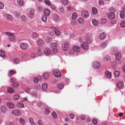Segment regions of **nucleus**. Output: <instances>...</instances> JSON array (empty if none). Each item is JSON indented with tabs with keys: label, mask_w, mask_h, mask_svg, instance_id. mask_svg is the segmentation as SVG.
I'll return each instance as SVG.
<instances>
[{
	"label": "nucleus",
	"mask_w": 125,
	"mask_h": 125,
	"mask_svg": "<svg viewBox=\"0 0 125 125\" xmlns=\"http://www.w3.org/2000/svg\"><path fill=\"white\" fill-rule=\"evenodd\" d=\"M63 87V85L62 83H59L58 85V88L60 89H62Z\"/></svg>",
	"instance_id": "nucleus-47"
},
{
	"label": "nucleus",
	"mask_w": 125,
	"mask_h": 125,
	"mask_svg": "<svg viewBox=\"0 0 125 125\" xmlns=\"http://www.w3.org/2000/svg\"><path fill=\"white\" fill-rule=\"evenodd\" d=\"M60 11L62 13H63L64 12V9L62 7H61L59 9Z\"/></svg>",
	"instance_id": "nucleus-59"
},
{
	"label": "nucleus",
	"mask_w": 125,
	"mask_h": 125,
	"mask_svg": "<svg viewBox=\"0 0 125 125\" xmlns=\"http://www.w3.org/2000/svg\"><path fill=\"white\" fill-rule=\"evenodd\" d=\"M15 16L16 17L19 18L20 17V15L19 13H17L16 12H15Z\"/></svg>",
	"instance_id": "nucleus-64"
},
{
	"label": "nucleus",
	"mask_w": 125,
	"mask_h": 125,
	"mask_svg": "<svg viewBox=\"0 0 125 125\" xmlns=\"http://www.w3.org/2000/svg\"><path fill=\"white\" fill-rule=\"evenodd\" d=\"M106 36L105 33L103 32L101 33L100 36V38L101 40L104 39L105 37Z\"/></svg>",
	"instance_id": "nucleus-16"
},
{
	"label": "nucleus",
	"mask_w": 125,
	"mask_h": 125,
	"mask_svg": "<svg viewBox=\"0 0 125 125\" xmlns=\"http://www.w3.org/2000/svg\"><path fill=\"white\" fill-rule=\"evenodd\" d=\"M29 120L30 123L32 125H35L36 124L33 121V119L31 118H30L29 119Z\"/></svg>",
	"instance_id": "nucleus-30"
},
{
	"label": "nucleus",
	"mask_w": 125,
	"mask_h": 125,
	"mask_svg": "<svg viewBox=\"0 0 125 125\" xmlns=\"http://www.w3.org/2000/svg\"><path fill=\"white\" fill-rule=\"evenodd\" d=\"M38 44L41 46H42L44 44V42L41 39L39 40L38 41Z\"/></svg>",
	"instance_id": "nucleus-17"
},
{
	"label": "nucleus",
	"mask_w": 125,
	"mask_h": 125,
	"mask_svg": "<svg viewBox=\"0 0 125 125\" xmlns=\"http://www.w3.org/2000/svg\"><path fill=\"white\" fill-rule=\"evenodd\" d=\"M19 83H14L12 85V86L14 88H16L19 86Z\"/></svg>",
	"instance_id": "nucleus-49"
},
{
	"label": "nucleus",
	"mask_w": 125,
	"mask_h": 125,
	"mask_svg": "<svg viewBox=\"0 0 125 125\" xmlns=\"http://www.w3.org/2000/svg\"><path fill=\"white\" fill-rule=\"evenodd\" d=\"M11 113L12 114L17 116L21 114V112L20 111L17 110H13L12 111Z\"/></svg>",
	"instance_id": "nucleus-4"
},
{
	"label": "nucleus",
	"mask_w": 125,
	"mask_h": 125,
	"mask_svg": "<svg viewBox=\"0 0 125 125\" xmlns=\"http://www.w3.org/2000/svg\"><path fill=\"white\" fill-rule=\"evenodd\" d=\"M53 17L54 19L56 21H58L59 19V17L56 14H53Z\"/></svg>",
	"instance_id": "nucleus-32"
},
{
	"label": "nucleus",
	"mask_w": 125,
	"mask_h": 125,
	"mask_svg": "<svg viewBox=\"0 0 125 125\" xmlns=\"http://www.w3.org/2000/svg\"><path fill=\"white\" fill-rule=\"evenodd\" d=\"M3 4L1 2H0V9H2L3 7Z\"/></svg>",
	"instance_id": "nucleus-62"
},
{
	"label": "nucleus",
	"mask_w": 125,
	"mask_h": 125,
	"mask_svg": "<svg viewBox=\"0 0 125 125\" xmlns=\"http://www.w3.org/2000/svg\"><path fill=\"white\" fill-rule=\"evenodd\" d=\"M124 87V84L122 82L119 81L118 83V87L122 89Z\"/></svg>",
	"instance_id": "nucleus-11"
},
{
	"label": "nucleus",
	"mask_w": 125,
	"mask_h": 125,
	"mask_svg": "<svg viewBox=\"0 0 125 125\" xmlns=\"http://www.w3.org/2000/svg\"><path fill=\"white\" fill-rule=\"evenodd\" d=\"M31 94H33L34 96H35L37 95V93L35 91H31L30 93Z\"/></svg>",
	"instance_id": "nucleus-58"
},
{
	"label": "nucleus",
	"mask_w": 125,
	"mask_h": 125,
	"mask_svg": "<svg viewBox=\"0 0 125 125\" xmlns=\"http://www.w3.org/2000/svg\"><path fill=\"white\" fill-rule=\"evenodd\" d=\"M14 63L15 64H17L19 63V60L17 59H14Z\"/></svg>",
	"instance_id": "nucleus-57"
},
{
	"label": "nucleus",
	"mask_w": 125,
	"mask_h": 125,
	"mask_svg": "<svg viewBox=\"0 0 125 125\" xmlns=\"http://www.w3.org/2000/svg\"><path fill=\"white\" fill-rule=\"evenodd\" d=\"M57 52V49L55 48H54L52 50V52L53 54H55Z\"/></svg>",
	"instance_id": "nucleus-40"
},
{
	"label": "nucleus",
	"mask_w": 125,
	"mask_h": 125,
	"mask_svg": "<svg viewBox=\"0 0 125 125\" xmlns=\"http://www.w3.org/2000/svg\"><path fill=\"white\" fill-rule=\"evenodd\" d=\"M52 115L53 118H56L57 116L56 113L54 112H53L52 113Z\"/></svg>",
	"instance_id": "nucleus-44"
},
{
	"label": "nucleus",
	"mask_w": 125,
	"mask_h": 125,
	"mask_svg": "<svg viewBox=\"0 0 125 125\" xmlns=\"http://www.w3.org/2000/svg\"><path fill=\"white\" fill-rule=\"evenodd\" d=\"M25 92L28 93H30V90L29 88H27L25 89Z\"/></svg>",
	"instance_id": "nucleus-61"
},
{
	"label": "nucleus",
	"mask_w": 125,
	"mask_h": 125,
	"mask_svg": "<svg viewBox=\"0 0 125 125\" xmlns=\"http://www.w3.org/2000/svg\"><path fill=\"white\" fill-rule=\"evenodd\" d=\"M44 13V15L46 16H49L50 14V10L47 9H45L43 11Z\"/></svg>",
	"instance_id": "nucleus-12"
},
{
	"label": "nucleus",
	"mask_w": 125,
	"mask_h": 125,
	"mask_svg": "<svg viewBox=\"0 0 125 125\" xmlns=\"http://www.w3.org/2000/svg\"><path fill=\"white\" fill-rule=\"evenodd\" d=\"M1 110L2 112L3 113H5L6 111V108L4 106H2L1 107Z\"/></svg>",
	"instance_id": "nucleus-42"
},
{
	"label": "nucleus",
	"mask_w": 125,
	"mask_h": 125,
	"mask_svg": "<svg viewBox=\"0 0 125 125\" xmlns=\"http://www.w3.org/2000/svg\"><path fill=\"white\" fill-rule=\"evenodd\" d=\"M9 39L11 41H13L15 40V37L13 33L12 35H11L9 36Z\"/></svg>",
	"instance_id": "nucleus-20"
},
{
	"label": "nucleus",
	"mask_w": 125,
	"mask_h": 125,
	"mask_svg": "<svg viewBox=\"0 0 125 125\" xmlns=\"http://www.w3.org/2000/svg\"><path fill=\"white\" fill-rule=\"evenodd\" d=\"M77 17V14L76 13H73L72 15V19L74 20Z\"/></svg>",
	"instance_id": "nucleus-35"
},
{
	"label": "nucleus",
	"mask_w": 125,
	"mask_h": 125,
	"mask_svg": "<svg viewBox=\"0 0 125 125\" xmlns=\"http://www.w3.org/2000/svg\"><path fill=\"white\" fill-rule=\"evenodd\" d=\"M104 61L106 62L109 61L110 60V58L109 56H105L104 57Z\"/></svg>",
	"instance_id": "nucleus-21"
},
{
	"label": "nucleus",
	"mask_w": 125,
	"mask_h": 125,
	"mask_svg": "<svg viewBox=\"0 0 125 125\" xmlns=\"http://www.w3.org/2000/svg\"><path fill=\"white\" fill-rule=\"evenodd\" d=\"M93 66L95 69H99L100 67V63L97 61L94 62H93Z\"/></svg>",
	"instance_id": "nucleus-5"
},
{
	"label": "nucleus",
	"mask_w": 125,
	"mask_h": 125,
	"mask_svg": "<svg viewBox=\"0 0 125 125\" xmlns=\"http://www.w3.org/2000/svg\"><path fill=\"white\" fill-rule=\"evenodd\" d=\"M34 10L31 9L30 10V12L28 14V16L31 19L32 18L34 17Z\"/></svg>",
	"instance_id": "nucleus-1"
},
{
	"label": "nucleus",
	"mask_w": 125,
	"mask_h": 125,
	"mask_svg": "<svg viewBox=\"0 0 125 125\" xmlns=\"http://www.w3.org/2000/svg\"><path fill=\"white\" fill-rule=\"evenodd\" d=\"M58 46L57 44L56 43H52L50 44V46L52 48H55L57 47Z\"/></svg>",
	"instance_id": "nucleus-24"
},
{
	"label": "nucleus",
	"mask_w": 125,
	"mask_h": 125,
	"mask_svg": "<svg viewBox=\"0 0 125 125\" xmlns=\"http://www.w3.org/2000/svg\"><path fill=\"white\" fill-rule=\"evenodd\" d=\"M120 17L122 19L124 18L125 17L124 12L123 11H121L120 12Z\"/></svg>",
	"instance_id": "nucleus-19"
},
{
	"label": "nucleus",
	"mask_w": 125,
	"mask_h": 125,
	"mask_svg": "<svg viewBox=\"0 0 125 125\" xmlns=\"http://www.w3.org/2000/svg\"><path fill=\"white\" fill-rule=\"evenodd\" d=\"M81 46L82 48L84 50H87L88 48V43L85 42L81 43Z\"/></svg>",
	"instance_id": "nucleus-6"
},
{
	"label": "nucleus",
	"mask_w": 125,
	"mask_h": 125,
	"mask_svg": "<svg viewBox=\"0 0 125 125\" xmlns=\"http://www.w3.org/2000/svg\"><path fill=\"white\" fill-rule=\"evenodd\" d=\"M6 18L9 19V20H12L13 19L12 16L10 15L7 14L6 15Z\"/></svg>",
	"instance_id": "nucleus-33"
},
{
	"label": "nucleus",
	"mask_w": 125,
	"mask_h": 125,
	"mask_svg": "<svg viewBox=\"0 0 125 125\" xmlns=\"http://www.w3.org/2000/svg\"><path fill=\"white\" fill-rule=\"evenodd\" d=\"M54 32L55 33V34L57 35H60L61 33V32L60 31L57 30L56 29L54 30Z\"/></svg>",
	"instance_id": "nucleus-43"
},
{
	"label": "nucleus",
	"mask_w": 125,
	"mask_h": 125,
	"mask_svg": "<svg viewBox=\"0 0 125 125\" xmlns=\"http://www.w3.org/2000/svg\"><path fill=\"white\" fill-rule=\"evenodd\" d=\"M78 21L79 23L82 24L83 23L84 21L82 18H79L78 19Z\"/></svg>",
	"instance_id": "nucleus-46"
},
{
	"label": "nucleus",
	"mask_w": 125,
	"mask_h": 125,
	"mask_svg": "<svg viewBox=\"0 0 125 125\" xmlns=\"http://www.w3.org/2000/svg\"><path fill=\"white\" fill-rule=\"evenodd\" d=\"M117 63L115 62H114L113 63V67L114 70L116 69L117 68Z\"/></svg>",
	"instance_id": "nucleus-28"
},
{
	"label": "nucleus",
	"mask_w": 125,
	"mask_h": 125,
	"mask_svg": "<svg viewBox=\"0 0 125 125\" xmlns=\"http://www.w3.org/2000/svg\"><path fill=\"white\" fill-rule=\"evenodd\" d=\"M120 26L122 28L125 27V21H123L121 23Z\"/></svg>",
	"instance_id": "nucleus-41"
},
{
	"label": "nucleus",
	"mask_w": 125,
	"mask_h": 125,
	"mask_svg": "<svg viewBox=\"0 0 125 125\" xmlns=\"http://www.w3.org/2000/svg\"><path fill=\"white\" fill-rule=\"evenodd\" d=\"M21 18L22 20L24 22H25L27 20V18L25 16L22 15L21 17Z\"/></svg>",
	"instance_id": "nucleus-38"
},
{
	"label": "nucleus",
	"mask_w": 125,
	"mask_h": 125,
	"mask_svg": "<svg viewBox=\"0 0 125 125\" xmlns=\"http://www.w3.org/2000/svg\"><path fill=\"white\" fill-rule=\"evenodd\" d=\"M17 3L19 5L22 6L24 3L23 0H17Z\"/></svg>",
	"instance_id": "nucleus-22"
},
{
	"label": "nucleus",
	"mask_w": 125,
	"mask_h": 125,
	"mask_svg": "<svg viewBox=\"0 0 125 125\" xmlns=\"http://www.w3.org/2000/svg\"><path fill=\"white\" fill-rule=\"evenodd\" d=\"M92 122L94 124H96L97 123V120L96 119H93L92 121Z\"/></svg>",
	"instance_id": "nucleus-56"
},
{
	"label": "nucleus",
	"mask_w": 125,
	"mask_h": 125,
	"mask_svg": "<svg viewBox=\"0 0 125 125\" xmlns=\"http://www.w3.org/2000/svg\"><path fill=\"white\" fill-rule=\"evenodd\" d=\"M92 12L94 14H95L97 12V9L95 7H93L92 8Z\"/></svg>",
	"instance_id": "nucleus-25"
},
{
	"label": "nucleus",
	"mask_w": 125,
	"mask_h": 125,
	"mask_svg": "<svg viewBox=\"0 0 125 125\" xmlns=\"http://www.w3.org/2000/svg\"><path fill=\"white\" fill-rule=\"evenodd\" d=\"M38 50L37 53L39 56H41V50L40 48H39Z\"/></svg>",
	"instance_id": "nucleus-52"
},
{
	"label": "nucleus",
	"mask_w": 125,
	"mask_h": 125,
	"mask_svg": "<svg viewBox=\"0 0 125 125\" xmlns=\"http://www.w3.org/2000/svg\"><path fill=\"white\" fill-rule=\"evenodd\" d=\"M53 74L55 76L57 77H60L61 75L60 72L57 70H54L53 72Z\"/></svg>",
	"instance_id": "nucleus-3"
},
{
	"label": "nucleus",
	"mask_w": 125,
	"mask_h": 125,
	"mask_svg": "<svg viewBox=\"0 0 125 125\" xmlns=\"http://www.w3.org/2000/svg\"><path fill=\"white\" fill-rule=\"evenodd\" d=\"M92 22L93 25L94 26H96L98 24L97 21L95 19H93L92 20Z\"/></svg>",
	"instance_id": "nucleus-26"
},
{
	"label": "nucleus",
	"mask_w": 125,
	"mask_h": 125,
	"mask_svg": "<svg viewBox=\"0 0 125 125\" xmlns=\"http://www.w3.org/2000/svg\"><path fill=\"white\" fill-rule=\"evenodd\" d=\"M17 106L21 108L23 107L24 106V104L22 103H19L17 104Z\"/></svg>",
	"instance_id": "nucleus-34"
},
{
	"label": "nucleus",
	"mask_w": 125,
	"mask_h": 125,
	"mask_svg": "<svg viewBox=\"0 0 125 125\" xmlns=\"http://www.w3.org/2000/svg\"><path fill=\"white\" fill-rule=\"evenodd\" d=\"M91 39L89 38H87L86 39V42L87 43H90L91 42Z\"/></svg>",
	"instance_id": "nucleus-48"
},
{
	"label": "nucleus",
	"mask_w": 125,
	"mask_h": 125,
	"mask_svg": "<svg viewBox=\"0 0 125 125\" xmlns=\"http://www.w3.org/2000/svg\"><path fill=\"white\" fill-rule=\"evenodd\" d=\"M19 122L21 125H24L25 123L24 119L22 118L19 119Z\"/></svg>",
	"instance_id": "nucleus-23"
},
{
	"label": "nucleus",
	"mask_w": 125,
	"mask_h": 125,
	"mask_svg": "<svg viewBox=\"0 0 125 125\" xmlns=\"http://www.w3.org/2000/svg\"><path fill=\"white\" fill-rule=\"evenodd\" d=\"M5 34H6L7 35H9V36L11 35H12L13 33H10L8 32H4Z\"/></svg>",
	"instance_id": "nucleus-63"
},
{
	"label": "nucleus",
	"mask_w": 125,
	"mask_h": 125,
	"mask_svg": "<svg viewBox=\"0 0 125 125\" xmlns=\"http://www.w3.org/2000/svg\"><path fill=\"white\" fill-rule=\"evenodd\" d=\"M43 78L45 80H47L49 78V74L48 73H44L42 75Z\"/></svg>",
	"instance_id": "nucleus-14"
},
{
	"label": "nucleus",
	"mask_w": 125,
	"mask_h": 125,
	"mask_svg": "<svg viewBox=\"0 0 125 125\" xmlns=\"http://www.w3.org/2000/svg\"><path fill=\"white\" fill-rule=\"evenodd\" d=\"M20 46L22 49L25 50L28 48V46L27 43H22L20 44Z\"/></svg>",
	"instance_id": "nucleus-7"
},
{
	"label": "nucleus",
	"mask_w": 125,
	"mask_h": 125,
	"mask_svg": "<svg viewBox=\"0 0 125 125\" xmlns=\"http://www.w3.org/2000/svg\"><path fill=\"white\" fill-rule=\"evenodd\" d=\"M107 45V44L106 43L104 42L102 43L101 45L102 48L103 49L105 48L106 46Z\"/></svg>",
	"instance_id": "nucleus-50"
},
{
	"label": "nucleus",
	"mask_w": 125,
	"mask_h": 125,
	"mask_svg": "<svg viewBox=\"0 0 125 125\" xmlns=\"http://www.w3.org/2000/svg\"><path fill=\"white\" fill-rule=\"evenodd\" d=\"M107 21L106 19L103 18L102 19L101 23L102 24H104Z\"/></svg>",
	"instance_id": "nucleus-55"
},
{
	"label": "nucleus",
	"mask_w": 125,
	"mask_h": 125,
	"mask_svg": "<svg viewBox=\"0 0 125 125\" xmlns=\"http://www.w3.org/2000/svg\"><path fill=\"white\" fill-rule=\"evenodd\" d=\"M44 2L46 4L49 6L51 4L49 0H45Z\"/></svg>",
	"instance_id": "nucleus-45"
},
{
	"label": "nucleus",
	"mask_w": 125,
	"mask_h": 125,
	"mask_svg": "<svg viewBox=\"0 0 125 125\" xmlns=\"http://www.w3.org/2000/svg\"><path fill=\"white\" fill-rule=\"evenodd\" d=\"M8 106L10 108H13L15 106L14 104L12 103L11 102H9L7 103Z\"/></svg>",
	"instance_id": "nucleus-13"
},
{
	"label": "nucleus",
	"mask_w": 125,
	"mask_h": 125,
	"mask_svg": "<svg viewBox=\"0 0 125 125\" xmlns=\"http://www.w3.org/2000/svg\"><path fill=\"white\" fill-rule=\"evenodd\" d=\"M42 20L44 22H45L46 21L47 17L46 15H43L41 18Z\"/></svg>",
	"instance_id": "nucleus-36"
},
{
	"label": "nucleus",
	"mask_w": 125,
	"mask_h": 125,
	"mask_svg": "<svg viewBox=\"0 0 125 125\" xmlns=\"http://www.w3.org/2000/svg\"><path fill=\"white\" fill-rule=\"evenodd\" d=\"M14 70H11L8 73V76H10L13 75V73L14 72Z\"/></svg>",
	"instance_id": "nucleus-39"
},
{
	"label": "nucleus",
	"mask_w": 125,
	"mask_h": 125,
	"mask_svg": "<svg viewBox=\"0 0 125 125\" xmlns=\"http://www.w3.org/2000/svg\"><path fill=\"white\" fill-rule=\"evenodd\" d=\"M105 75L107 78H110L111 76V73L110 72L106 71L105 73Z\"/></svg>",
	"instance_id": "nucleus-18"
},
{
	"label": "nucleus",
	"mask_w": 125,
	"mask_h": 125,
	"mask_svg": "<svg viewBox=\"0 0 125 125\" xmlns=\"http://www.w3.org/2000/svg\"><path fill=\"white\" fill-rule=\"evenodd\" d=\"M44 53L46 55H49L51 53L50 50L48 48H46L44 49Z\"/></svg>",
	"instance_id": "nucleus-10"
},
{
	"label": "nucleus",
	"mask_w": 125,
	"mask_h": 125,
	"mask_svg": "<svg viewBox=\"0 0 125 125\" xmlns=\"http://www.w3.org/2000/svg\"><path fill=\"white\" fill-rule=\"evenodd\" d=\"M118 62L120 60L121 57V54L119 52H118Z\"/></svg>",
	"instance_id": "nucleus-54"
},
{
	"label": "nucleus",
	"mask_w": 125,
	"mask_h": 125,
	"mask_svg": "<svg viewBox=\"0 0 125 125\" xmlns=\"http://www.w3.org/2000/svg\"><path fill=\"white\" fill-rule=\"evenodd\" d=\"M7 92L10 93H11L13 92H14V90L11 87H8V88L7 89Z\"/></svg>",
	"instance_id": "nucleus-31"
},
{
	"label": "nucleus",
	"mask_w": 125,
	"mask_h": 125,
	"mask_svg": "<svg viewBox=\"0 0 125 125\" xmlns=\"http://www.w3.org/2000/svg\"><path fill=\"white\" fill-rule=\"evenodd\" d=\"M82 16L84 18H87L89 15V13L86 10L83 11L81 13Z\"/></svg>",
	"instance_id": "nucleus-2"
},
{
	"label": "nucleus",
	"mask_w": 125,
	"mask_h": 125,
	"mask_svg": "<svg viewBox=\"0 0 125 125\" xmlns=\"http://www.w3.org/2000/svg\"><path fill=\"white\" fill-rule=\"evenodd\" d=\"M73 49L76 52H78L80 51V48L78 46H74L73 47Z\"/></svg>",
	"instance_id": "nucleus-15"
},
{
	"label": "nucleus",
	"mask_w": 125,
	"mask_h": 125,
	"mask_svg": "<svg viewBox=\"0 0 125 125\" xmlns=\"http://www.w3.org/2000/svg\"><path fill=\"white\" fill-rule=\"evenodd\" d=\"M108 15V18L110 20H111L114 18L115 17V15L113 12H111L109 14H107V15Z\"/></svg>",
	"instance_id": "nucleus-8"
},
{
	"label": "nucleus",
	"mask_w": 125,
	"mask_h": 125,
	"mask_svg": "<svg viewBox=\"0 0 125 125\" xmlns=\"http://www.w3.org/2000/svg\"><path fill=\"white\" fill-rule=\"evenodd\" d=\"M99 4L100 6L104 5V3L103 1L102 0H100L99 1Z\"/></svg>",
	"instance_id": "nucleus-53"
},
{
	"label": "nucleus",
	"mask_w": 125,
	"mask_h": 125,
	"mask_svg": "<svg viewBox=\"0 0 125 125\" xmlns=\"http://www.w3.org/2000/svg\"><path fill=\"white\" fill-rule=\"evenodd\" d=\"M14 99L15 100H17L19 99L20 98L19 95L18 94H15L13 96Z\"/></svg>",
	"instance_id": "nucleus-37"
},
{
	"label": "nucleus",
	"mask_w": 125,
	"mask_h": 125,
	"mask_svg": "<svg viewBox=\"0 0 125 125\" xmlns=\"http://www.w3.org/2000/svg\"><path fill=\"white\" fill-rule=\"evenodd\" d=\"M62 2L64 5H66L67 4L68 2L67 0H62Z\"/></svg>",
	"instance_id": "nucleus-51"
},
{
	"label": "nucleus",
	"mask_w": 125,
	"mask_h": 125,
	"mask_svg": "<svg viewBox=\"0 0 125 125\" xmlns=\"http://www.w3.org/2000/svg\"><path fill=\"white\" fill-rule=\"evenodd\" d=\"M62 47L63 51H66L68 50V46L67 43H64L62 44Z\"/></svg>",
	"instance_id": "nucleus-9"
},
{
	"label": "nucleus",
	"mask_w": 125,
	"mask_h": 125,
	"mask_svg": "<svg viewBox=\"0 0 125 125\" xmlns=\"http://www.w3.org/2000/svg\"><path fill=\"white\" fill-rule=\"evenodd\" d=\"M6 56V54L2 50L0 51V56L2 57H4Z\"/></svg>",
	"instance_id": "nucleus-29"
},
{
	"label": "nucleus",
	"mask_w": 125,
	"mask_h": 125,
	"mask_svg": "<svg viewBox=\"0 0 125 125\" xmlns=\"http://www.w3.org/2000/svg\"><path fill=\"white\" fill-rule=\"evenodd\" d=\"M5 124L6 125H14L13 123L10 122H6Z\"/></svg>",
	"instance_id": "nucleus-60"
},
{
	"label": "nucleus",
	"mask_w": 125,
	"mask_h": 125,
	"mask_svg": "<svg viewBox=\"0 0 125 125\" xmlns=\"http://www.w3.org/2000/svg\"><path fill=\"white\" fill-rule=\"evenodd\" d=\"M47 88V85L46 83H44L42 84V90L43 91L46 90Z\"/></svg>",
	"instance_id": "nucleus-27"
}]
</instances>
